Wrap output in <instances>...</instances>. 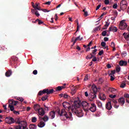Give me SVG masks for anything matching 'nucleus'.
<instances>
[{"label": "nucleus", "instance_id": "nucleus-42", "mask_svg": "<svg viewBox=\"0 0 129 129\" xmlns=\"http://www.w3.org/2000/svg\"><path fill=\"white\" fill-rule=\"evenodd\" d=\"M31 121L32 122H36L37 121V118L36 117H33Z\"/></svg>", "mask_w": 129, "mask_h": 129}, {"label": "nucleus", "instance_id": "nucleus-31", "mask_svg": "<svg viewBox=\"0 0 129 129\" xmlns=\"http://www.w3.org/2000/svg\"><path fill=\"white\" fill-rule=\"evenodd\" d=\"M76 23H77V31L76 32V33H77V32H78V31H79V23H78V19H77L76 20Z\"/></svg>", "mask_w": 129, "mask_h": 129}, {"label": "nucleus", "instance_id": "nucleus-44", "mask_svg": "<svg viewBox=\"0 0 129 129\" xmlns=\"http://www.w3.org/2000/svg\"><path fill=\"white\" fill-rule=\"evenodd\" d=\"M96 52H97V49H95L94 50H92V53L93 54L95 55H96Z\"/></svg>", "mask_w": 129, "mask_h": 129}, {"label": "nucleus", "instance_id": "nucleus-59", "mask_svg": "<svg viewBox=\"0 0 129 129\" xmlns=\"http://www.w3.org/2000/svg\"><path fill=\"white\" fill-rule=\"evenodd\" d=\"M93 62H96L97 61V59H96V56H95L92 60Z\"/></svg>", "mask_w": 129, "mask_h": 129}, {"label": "nucleus", "instance_id": "nucleus-8", "mask_svg": "<svg viewBox=\"0 0 129 129\" xmlns=\"http://www.w3.org/2000/svg\"><path fill=\"white\" fill-rule=\"evenodd\" d=\"M118 102L119 103L120 105L122 106L123 104L125 103V99L123 98V97H120L118 99Z\"/></svg>", "mask_w": 129, "mask_h": 129}, {"label": "nucleus", "instance_id": "nucleus-28", "mask_svg": "<svg viewBox=\"0 0 129 129\" xmlns=\"http://www.w3.org/2000/svg\"><path fill=\"white\" fill-rule=\"evenodd\" d=\"M37 127V126L35 124H30L29 125V129H36Z\"/></svg>", "mask_w": 129, "mask_h": 129}, {"label": "nucleus", "instance_id": "nucleus-20", "mask_svg": "<svg viewBox=\"0 0 129 129\" xmlns=\"http://www.w3.org/2000/svg\"><path fill=\"white\" fill-rule=\"evenodd\" d=\"M34 108L36 111H38L41 108V106L38 104H35L34 105Z\"/></svg>", "mask_w": 129, "mask_h": 129}, {"label": "nucleus", "instance_id": "nucleus-2", "mask_svg": "<svg viewBox=\"0 0 129 129\" xmlns=\"http://www.w3.org/2000/svg\"><path fill=\"white\" fill-rule=\"evenodd\" d=\"M56 112L61 120H66L67 118H71L72 117V113L71 112H67L64 109H61V111L60 109H58Z\"/></svg>", "mask_w": 129, "mask_h": 129}, {"label": "nucleus", "instance_id": "nucleus-39", "mask_svg": "<svg viewBox=\"0 0 129 129\" xmlns=\"http://www.w3.org/2000/svg\"><path fill=\"white\" fill-rule=\"evenodd\" d=\"M107 34V31H103L102 32V36H103V37H105V36H106V34Z\"/></svg>", "mask_w": 129, "mask_h": 129}, {"label": "nucleus", "instance_id": "nucleus-34", "mask_svg": "<svg viewBox=\"0 0 129 129\" xmlns=\"http://www.w3.org/2000/svg\"><path fill=\"white\" fill-rule=\"evenodd\" d=\"M109 76H110V75H113V76H114V74H115V70L111 71V73H108Z\"/></svg>", "mask_w": 129, "mask_h": 129}, {"label": "nucleus", "instance_id": "nucleus-4", "mask_svg": "<svg viewBox=\"0 0 129 129\" xmlns=\"http://www.w3.org/2000/svg\"><path fill=\"white\" fill-rule=\"evenodd\" d=\"M120 30H125L127 28V24L125 23V20H122L119 24Z\"/></svg>", "mask_w": 129, "mask_h": 129}, {"label": "nucleus", "instance_id": "nucleus-51", "mask_svg": "<svg viewBox=\"0 0 129 129\" xmlns=\"http://www.w3.org/2000/svg\"><path fill=\"white\" fill-rule=\"evenodd\" d=\"M124 97L125 98H129V94H124Z\"/></svg>", "mask_w": 129, "mask_h": 129}, {"label": "nucleus", "instance_id": "nucleus-21", "mask_svg": "<svg viewBox=\"0 0 129 129\" xmlns=\"http://www.w3.org/2000/svg\"><path fill=\"white\" fill-rule=\"evenodd\" d=\"M9 103L10 104H12V105H17L18 104V103L19 101H14L13 100H9Z\"/></svg>", "mask_w": 129, "mask_h": 129}, {"label": "nucleus", "instance_id": "nucleus-11", "mask_svg": "<svg viewBox=\"0 0 129 129\" xmlns=\"http://www.w3.org/2000/svg\"><path fill=\"white\" fill-rule=\"evenodd\" d=\"M96 94L95 93L92 92L90 93V101H93L94 99H96Z\"/></svg>", "mask_w": 129, "mask_h": 129}, {"label": "nucleus", "instance_id": "nucleus-30", "mask_svg": "<svg viewBox=\"0 0 129 129\" xmlns=\"http://www.w3.org/2000/svg\"><path fill=\"white\" fill-rule=\"evenodd\" d=\"M9 108L10 109V110H11V111H15V107H14V106H13V105L9 104Z\"/></svg>", "mask_w": 129, "mask_h": 129}, {"label": "nucleus", "instance_id": "nucleus-58", "mask_svg": "<svg viewBox=\"0 0 129 129\" xmlns=\"http://www.w3.org/2000/svg\"><path fill=\"white\" fill-rule=\"evenodd\" d=\"M102 54H103V50H101L98 53V55H99L100 56H101V55H102Z\"/></svg>", "mask_w": 129, "mask_h": 129}, {"label": "nucleus", "instance_id": "nucleus-57", "mask_svg": "<svg viewBox=\"0 0 129 129\" xmlns=\"http://www.w3.org/2000/svg\"><path fill=\"white\" fill-rule=\"evenodd\" d=\"M38 22V25H42L43 23V21H41L40 19L37 21Z\"/></svg>", "mask_w": 129, "mask_h": 129}, {"label": "nucleus", "instance_id": "nucleus-13", "mask_svg": "<svg viewBox=\"0 0 129 129\" xmlns=\"http://www.w3.org/2000/svg\"><path fill=\"white\" fill-rule=\"evenodd\" d=\"M37 111L39 115H40L41 116H44L45 114V110H44V108L41 107Z\"/></svg>", "mask_w": 129, "mask_h": 129}, {"label": "nucleus", "instance_id": "nucleus-32", "mask_svg": "<svg viewBox=\"0 0 129 129\" xmlns=\"http://www.w3.org/2000/svg\"><path fill=\"white\" fill-rule=\"evenodd\" d=\"M104 82V80L102 79V78H100L98 80V83L99 84H102Z\"/></svg>", "mask_w": 129, "mask_h": 129}, {"label": "nucleus", "instance_id": "nucleus-56", "mask_svg": "<svg viewBox=\"0 0 129 129\" xmlns=\"http://www.w3.org/2000/svg\"><path fill=\"white\" fill-rule=\"evenodd\" d=\"M13 113H14V114H17V115L20 114V112L16 110H14L13 111Z\"/></svg>", "mask_w": 129, "mask_h": 129}, {"label": "nucleus", "instance_id": "nucleus-17", "mask_svg": "<svg viewBox=\"0 0 129 129\" xmlns=\"http://www.w3.org/2000/svg\"><path fill=\"white\" fill-rule=\"evenodd\" d=\"M120 66H126L127 65V61L124 60H120L119 62Z\"/></svg>", "mask_w": 129, "mask_h": 129}, {"label": "nucleus", "instance_id": "nucleus-41", "mask_svg": "<svg viewBox=\"0 0 129 129\" xmlns=\"http://www.w3.org/2000/svg\"><path fill=\"white\" fill-rule=\"evenodd\" d=\"M109 91H110L111 92H112V93L116 91L115 89H114V88H109Z\"/></svg>", "mask_w": 129, "mask_h": 129}, {"label": "nucleus", "instance_id": "nucleus-50", "mask_svg": "<svg viewBox=\"0 0 129 129\" xmlns=\"http://www.w3.org/2000/svg\"><path fill=\"white\" fill-rule=\"evenodd\" d=\"M100 7H101V4H100L99 5L97 6V7L96 8V11H98Z\"/></svg>", "mask_w": 129, "mask_h": 129}, {"label": "nucleus", "instance_id": "nucleus-6", "mask_svg": "<svg viewBox=\"0 0 129 129\" xmlns=\"http://www.w3.org/2000/svg\"><path fill=\"white\" fill-rule=\"evenodd\" d=\"M5 120L9 124H12V123H15L16 122V120L12 117H7L5 118Z\"/></svg>", "mask_w": 129, "mask_h": 129}, {"label": "nucleus", "instance_id": "nucleus-35", "mask_svg": "<svg viewBox=\"0 0 129 129\" xmlns=\"http://www.w3.org/2000/svg\"><path fill=\"white\" fill-rule=\"evenodd\" d=\"M14 128L15 129H22V126L21 125V124H19L18 125H15Z\"/></svg>", "mask_w": 129, "mask_h": 129}, {"label": "nucleus", "instance_id": "nucleus-15", "mask_svg": "<svg viewBox=\"0 0 129 129\" xmlns=\"http://www.w3.org/2000/svg\"><path fill=\"white\" fill-rule=\"evenodd\" d=\"M39 118L40 120H43L45 122H46V121H48V120H49V117L47 115H44L43 117L39 116Z\"/></svg>", "mask_w": 129, "mask_h": 129}, {"label": "nucleus", "instance_id": "nucleus-62", "mask_svg": "<svg viewBox=\"0 0 129 129\" xmlns=\"http://www.w3.org/2000/svg\"><path fill=\"white\" fill-rule=\"evenodd\" d=\"M44 106L45 110H46L47 111H48V110H49V108L47 107L45 105H44Z\"/></svg>", "mask_w": 129, "mask_h": 129}, {"label": "nucleus", "instance_id": "nucleus-9", "mask_svg": "<svg viewBox=\"0 0 129 129\" xmlns=\"http://www.w3.org/2000/svg\"><path fill=\"white\" fill-rule=\"evenodd\" d=\"M17 123H18V124H20V125L21 126V127L22 126V129H26V128L27 127V122H25V121H17Z\"/></svg>", "mask_w": 129, "mask_h": 129}, {"label": "nucleus", "instance_id": "nucleus-33", "mask_svg": "<svg viewBox=\"0 0 129 129\" xmlns=\"http://www.w3.org/2000/svg\"><path fill=\"white\" fill-rule=\"evenodd\" d=\"M48 99V95H45L41 98V100L42 101H45V100H47Z\"/></svg>", "mask_w": 129, "mask_h": 129}, {"label": "nucleus", "instance_id": "nucleus-55", "mask_svg": "<svg viewBox=\"0 0 129 129\" xmlns=\"http://www.w3.org/2000/svg\"><path fill=\"white\" fill-rule=\"evenodd\" d=\"M104 4H105V5H108L109 4V0H105Z\"/></svg>", "mask_w": 129, "mask_h": 129}, {"label": "nucleus", "instance_id": "nucleus-5", "mask_svg": "<svg viewBox=\"0 0 129 129\" xmlns=\"http://www.w3.org/2000/svg\"><path fill=\"white\" fill-rule=\"evenodd\" d=\"M81 104L84 110L86 111H88V107L90 106V104L85 101H83Z\"/></svg>", "mask_w": 129, "mask_h": 129}, {"label": "nucleus", "instance_id": "nucleus-18", "mask_svg": "<svg viewBox=\"0 0 129 129\" xmlns=\"http://www.w3.org/2000/svg\"><path fill=\"white\" fill-rule=\"evenodd\" d=\"M99 98H100L101 100H103V101H104V100L106 99V97L105 96V95L104 94L102 93L100 94Z\"/></svg>", "mask_w": 129, "mask_h": 129}, {"label": "nucleus", "instance_id": "nucleus-49", "mask_svg": "<svg viewBox=\"0 0 129 129\" xmlns=\"http://www.w3.org/2000/svg\"><path fill=\"white\" fill-rule=\"evenodd\" d=\"M33 74H34V75H37V74H38V71H37L36 70L33 71Z\"/></svg>", "mask_w": 129, "mask_h": 129}, {"label": "nucleus", "instance_id": "nucleus-46", "mask_svg": "<svg viewBox=\"0 0 129 129\" xmlns=\"http://www.w3.org/2000/svg\"><path fill=\"white\" fill-rule=\"evenodd\" d=\"M17 100H19V101L23 102V101H24V98H23L22 97H18V98H17Z\"/></svg>", "mask_w": 129, "mask_h": 129}, {"label": "nucleus", "instance_id": "nucleus-47", "mask_svg": "<svg viewBox=\"0 0 129 129\" xmlns=\"http://www.w3.org/2000/svg\"><path fill=\"white\" fill-rule=\"evenodd\" d=\"M34 14L36 17H40V14H39V12H38V11H36Z\"/></svg>", "mask_w": 129, "mask_h": 129}, {"label": "nucleus", "instance_id": "nucleus-63", "mask_svg": "<svg viewBox=\"0 0 129 129\" xmlns=\"http://www.w3.org/2000/svg\"><path fill=\"white\" fill-rule=\"evenodd\" d=\"M76 87H74V88H73L72 89V90H71V91H75V92H76Z\"/></svg>", "mask_w": 129, "mask_h": 129}, {"label": "nucleus", "instance_id": "nucleus-7", "mask_svg": "<svg viewBox=\"0 0 129 129\" xmlns=\"http://www.w3.org/2000/svg\"><path fill=\"white\" fill-rule=\"evenodd\" d=\"M92 112H95L96 111V105L95 103H91L90 107H88V110Z\"/></svg>", "mask_w": 129, "mask_h": 129}, {"label": "nucleus", "instance_id": "nucleus-24", "mask_svg": "<svg viewBox=\"0 0 129 129\" xmlns=\"http://www.w3.org/2000/svg\"><path fill=\"white\" fill-rule=\"evenodd\" d=\"M37 125L39 126V127H44V126H45V122L41 121Z\"/></svg>", "mask_w": 129, "mask_h": 129}, {"label": "nucleus", "instance_id": "nucleus-38", "mask_svg": "<svg viewBox=\"0 0 129 129\" xmlns=\"http://www.w3.org/2000/svg\"><path fill=\"white\" fill-rule=\"evenodd\" d=\"M126 85V84H125L124 83H122L121 84V85H120V87L121 88H124V87H125Z\"/></svg>", "mask_w": 129, "mask_h": 129}, {"label": "nucleus", "instance_id": "nucleus-1", "mask_svg": "<svg viewBox=\"0 0 129 129\" xmlns=\"http://www.w3.org/2000/svg\"><path fill=\"white\" fill-rule=\"evenodd\" d=\"M80 105H81V104L77 101H75L74 102V104L72 105V107L71 105H70V103L69 102H64L62 103V106L64 108L67 109V110H70V109H71L74 114H76L78 117H82V116H83V111L82 109H80Z\"/></svg>", "mask_w": 129, "mask_h": 129}, {"label": "nucleus", "instance_id": "nucleus-52", "mask_svg": "<svg viewBox=\"0 0 129 129\" xmlns=\"http://www.w3.org/2000/svg\"><path fill=\"white\" fill-rule=\"evenodd\" d=\"M109 26V23H108L107 21L105 22V24L104 25V27L107 28Z\"/></svg>", "mask_w": 129, "mask_h": 129}, {"label": "nucleus", "instance_id": "nucleus-43", "mask_svg": "<svg viewBox=\"0 0 129 129\" xmlns=\"http://www.w3.org/2000/svg\"><path fill=\"white\" fill-rule=\"evenodd\" d=\"M33 8L35 9H37V8H39V4L36 3L35 6L33 5Z\"/></svg>", "mask_w": 129, "mask_h": 129}, {"label": "nucleus", "instance_id": "nucleus-61", "mask_svg": "<svg viewBox=\"0 0 129 129\" xmlns=\"http://www.w3.org/2000/svg\"><path fill=\"white\" fill-rule=\"evenodd\" d=\"M113 9H117V4H115L113 5Z\"/></svg>", "mask_w": 129, "mask_h": 129}, {"label": "nucleus", "instance_id": "nucleus-48", "mask_svg": "<svg viewBox=\"0 0 129 129\" xmlns=\"http://www.w3.org/2000/svg\"><path fill=\"white\" fill-rule=\"evenodd\" d=\"M109 96L110 98H115V97H116V95H110Z\"/></svg>", "mask_w": 129, "mask_h": 129}, {"label": "nucleus", "instance_id": "nucleus-54", "mask_svg": "<svg viewBox=\"0 0 129 129\" xmlns=\"http://www.w3.org/2000/svg\"><path fill=\"white\" fill-rule=\"evenodd\" d=\"M110 77L111 78L110 79L111 81H113V80H114L115 78H114V77H113V76L110 75Z\"/></svg>", "mask_w": 129, "mask_h": 129}, {"label": "nucleus", "instance_id": "nucleus-64", "mask_svg": "<svg viewBox=\"0 0 129 129\" xmlns=\"http://www.w3.org/2000/svg\"><path fill=\"white\" fill-rule=\"evenodd\" d=\"M44 5H47L48 6H50V5H51V2L50 1L47 2L44 4Z\"/></svg>", "mask_w": 129, "mask_h": 129}, {"label": "nucleus", "instance_id": "nucleus-25", "mask_svg": "<svg viewBox=\"0 0 129 129\" xmlns=\"http://www.w3.org/2000/svg\"><path fill=\"white\" fill-rule=\"evenodd\" d=\"M65 87L64 86H58L56 88V91H61V90L64 89Z\"/></svg>", "mask_w": 129, "mask_h": 129}, {"label": "nucleus", "instance_id": "nucleus-12", "mask_svg": "<svg viewBox=\"0 0 129 129\" xmlns=\"http://www.w3.org/2000/svg\"><path fill=\"white\" fill-rule=\"evenodd\" d=\"M105 107L106 109H108V110H110L111 108H112V105H111V102L110 101H108V102L106 104Z\"/></svg>", "mask_w": 129, "mask_h": 129}, {"label": "nucleus", "instance_id": "nucleus-29", "mask_svg": "<svg viewBox=\"0 0 129 129\" xmlns=\"http://www.w3.org/2000/svg\"><path fill=\"white\" fill-rule=\"evenodd\" d=\"M97 104L98 105V107H99L100 108H101V107H102V103H101V102L97 101Z\"/></svg>", "mask_w": 129, "mask_h": 129}, {"label": "nucleus", "instance_id": "nucleus-40", "mask_svg": "<svg viewBox=\"0 0 129 129\" xmlns=\"http://www.w3.org/2000/svg\"><path fill=\"white\" fill-rule=\"evenodd\" d=\"M12 60L14 61V62L16 61H18V57H16L15 56H14L12 57Z\"/></svg>", "mask_w": 129, "mask_h": 129}, {"label": "nucleus", "instance_id": "nucleus-19", "mask_svg": "<svg viewBox=\"0 0 129 129\" xmlns=\"http://www.w3.org/2000/svg\"><path fill=\"white\" fill-rule=\"evenodd\" d=\"M55 118V111H52L49 112V118L53 119Z\"/></svg>", "mask_w": 129, "mask_h": 129}, {"label": "nucleus", "instance_id": "nucleus-45", "mask_svg": "<svg viewBox=\"0 0 129 129\" xmlns=\"http://www.w3.org/2000/svg\"><path fill=\"white\" fill-rule=\"evenodd\" d=\"M101 45L102 46V47H105L106 46V43L105 42H102L101 43Z\"/></svg>", "mask_w": 129, "mask_h": 129}, {"label": "nucleus", "instance_id": "nucleus-22", "mask_svg": "<svg viewBox=\"0 0 129 129\" xmlns=\"http://www.w3.org/2000/svg\"><path fill=\"white\" fill-rule=\"evenodd\" d=\"M12 72L11 70H8L7 71V72L5 73V75L6 77H10L11 75H12Z\"/></svg>", "mask_w": 129, "mask_h": 129}, {"label": "nucleus", "instance_id": "nucleus-60", "mask_svg": "<svg viewBox=\"0 0 129 129\" xmlns=\"http://www.w3.org/2000/svg\"><path fill=\"white\" fill-rule=\"evenodd\" d=\"M69 96V95H68V94H63V97L64 98H68V97Z\"/></svg>", "mask_w": 129, "mask_h": 129}, {"label": "nucleus", "instance_id": "nucleus-37", "mask_svg": "<svg viewBox=\"0 0 129 129\" xmlns=\"http://www.w3.org/2000/svg\"><path fill=\"white\" fill-rule=\"evenodd\" d=\"M116 71L117 72H119L120 71V67L119 65L116 66Z\"/></svg>", "mask_w": 129, "mask_h": 129}, {"label": "nucleus", "instance_id": "nucleus-36", "mask_svg": "<svg viewBox=\"0 0 129 129\" xmlns=\"http://www.w3.org/2000/svg\"><path fill=\"white\" fill-rule=\"evenodd\" d=\"M109 101H110V102H113L115 104H116V103H117V101H116V100H114L113 99H110Z\"/></svg>", "mask_w": 129, "mask_h": 129}, {"label": "nucleus", "instance_id": "nucleus-3", "mask_svg": "<svg viewBox=\"0 0 129 129\" xmlns=\"http://www.w3.org/2000/svg\"><path fill=\"white\" fill-rule=\"evenodd\" d=\"M53 92H56V91H54V89H52L49 90L48 89H45L43 90H40L38 92V95H43V94H45V93H46L47 95H49V94H52Z\"/></svg>", "mask_w": 129, "mask_h": 129}, {"label": "nucleus", "instance_id": "nucleus-16", "mask_svg": "<svg viewBox=\"0 0 129 129\" xmlns=\"http://www.w3.org/2000/svg\"><path fill=\"white\" fill-rule=\"evenodd\" d=\"M78 40H83V37H82V38H80V36H79L78 37H77L75 39V40H74L73 39H72V42H73V46L75 44V43H76V42H77V41H78Z\"/></svg>", "mask_w": 129, "mask_h": 129}, {"label": "nucleus", "instance_id": "nucleus-53", "mask_svg": "<svg viewBox=\"0 0 129 129\" xmlns=\"http://www.w3.org/2000/svg\"><path fill=\"white\" fill-rule=\"evenodd\" d=\"M110 46H111V47L112 48H114V47H115V44H114V42H112L111 43Z\"/></svg>", "mask_w": 129, "mask_h": 129}, {"label": "nucleus", "instance_id": "nucleus-27", "mask_svg": "<svg viewBox=\"0 0 129 129\" xmlns=\"http://www.w3.org/2000/svg\"><path fill=\"white\" fill-rule=\"evenodd\" d=\"M127 7V5H120V9H121L122 11H124V10L126 9Z\"/></svg>", "mask_w": 129, "mask_h": 129}, {"label": "nucleus", "instance_id": "nucleus-26", "mask_svg": "<svg viewBox=\"0 0 129 129\" xmlns=\"http://www.w3.org/2000/svg\"><path fill=\"white\" fill-rule=\"evenodd\" d=\"M127 6V3H126V1L125 0H122L120 3V6Z\"/></svg>", "mask_w": 129, "mask_h": 129}, {"label": "nucleus", "instance_id": "nucleus-23", "mask_svg": "<svg viewBox=\"0 0 129 129\" xmlns=\"http://www.w3.org/2000/svg\"><path fill=\"white\" fill-rule=\"evenodd\" d=\"M123 36H124V39H125L127 41L129 40V33H124L123 34Z\"/></svg>", "mask_w": 129, "mask_h": 129}, {"label": "nucleus", "instance_id": "nucleus-10", "mask_svg": "<svg viewBox=\"0 0 129 129\" xmlns=\"http://www.w3.org/2000/svg\"><path fill=\"white\" fill-rule=\"evenodd\" d=\"M92 88L93 89V93H96L97 94V91L98 90H100V88H97V87H96V86L95 85H93L92 86Z\"/></svg>", "mask_w": 129, "mask_h": 129}, {"label": "nucleus", "instance_id": "nucleus-14", "mask_svg": "<svg viewBox=\"0 0 129 129\" xmlns=\"http://www.w3.org/2000/svg\"><path fill=\"white\" fill-rule=\"evenodd\" d=\"M107 32H117V28L116 27H110L109 28Z\"/></svg>", "mask_w": 129, "mask_h": 129}]
</instances>
